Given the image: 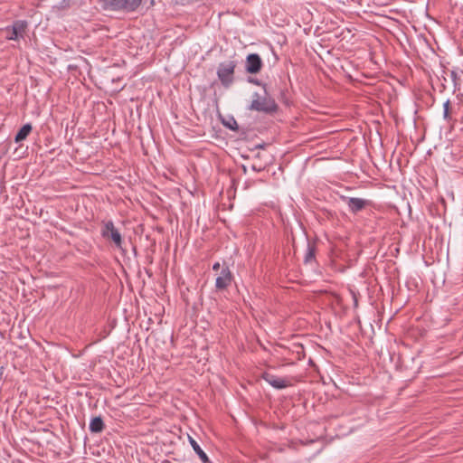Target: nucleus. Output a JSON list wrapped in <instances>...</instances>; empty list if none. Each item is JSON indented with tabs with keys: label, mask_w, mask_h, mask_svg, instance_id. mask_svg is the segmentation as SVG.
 <instances>
[{
	"label": "nucleus",
	"mask_w": 463,
	"mask_h": 463,
	"mask_svg": "<svg viewBox=\"0 0 463 463\" xmlns=\"http://www.w3.org/2000/svg\"><path fill=\"white\" fill-rule=\"evenodd\" d=\"M444 112L443 117L446 120L449 121L451 119L450 116V101L448 99L443 105Z\"/></svg>",
	"instance_id": "nucleus-17"
},
{
	"label": "nucleus",
	"mask_w": 463,
	"mask_h": 463,
	"mask_svg": "<svg viewBox=\"0 0 463 463\" xmlns=\"http://www.w3.org/2000/svg\"><path fill=\"white\" fill-rule=\"evenodd\" d=\"M249 82L253 83L255 85L262 86V87H263V84H264L260 80L254 79V78H249Z\"/></svg>",
	"instance_id": "nucleus-18"
},
{
	"label": "nucleus",
	"mask_w": 463,
	"mask_h": 463,
	"mask_svg": "<svg viewBox=\"0 0 463 463\" xmlns=\"http://www.w3.org/2000/svg\"><path fill=\"white\" fill-rule=\"evenodd\" d=\"M25 34L26 31H7L5 38L18 42L20 39H24Z\"/></svg>",
	"instance_id": "nucleus-14"
},
{
	"label": "nucleus",
	"mask_w": 463,
	"mask_h": 463,
	"mask_svg": "<svg viewBox=\"0 0 463 463\" xmlns=\"http://www.w3.org/2000/svg\"><path fill=\"white\" fill-rule=\"evenodd\" d=\"M266 146H267V144L262 142L260 144L256 145L254 148L255 149H264L266 147Z\"/></svg>",
	"instance_id": "nucleus-20"
},
{
	"label": "nucleus",
	"mask_w": 463,
	"mask_h": 463,
	"mask_svg": "<svg viewBox=\"0 0 463 463\" xmlns=\"http://www.w3.org/2000/svg\"><path fill=\"white\" fill-rule=\"evenodd\" d=\"M316 253H317L316 242L307 241V252L304 257V263L306 265L316 263Z\"/></svg>",
	"instance_id": "nucleus-9"
},
{
	"label": "nucleus",
	"mask_w": 463,
	"mask_h": 463,
	"mask_svg": "<svg viewBox=\"0 0 463 463\" xmlns=\"http://www.w3.org/2000/svg\"><path fill=\"white\" fill-rule=\"evenodd\" d=\"M248 109L267 115H274L279 111V107L268 91L267 84H263V93L254 92Z\"/></svg>",
	"instance_id": "nucleus-1"
},
{
	"label": "nucleus",
	"mask_w": 463,
	"mask_h": 463,
	"mask_svg": "<svg viewBox=\"0 0 463 463\" xmlns=\"http://www.w3.org/2000/svg\"><path fill=\"white\" fill-rule=\"evenodd\" d=\"M189 442L203 463H212L206 453L201 449L199 444L192 437H189Z\"/></svg>",
	"instance_id": "nucleus-12"
},
{
	"label": "nucleus",
	"mask_w": 463,
	"mask_h": 463,
	"mask_svg": "<svg viewBox=\"0 0 463 463\" xmlns=\"http://www.w3.org/2000/svg\"><path fill=\"white\" fill-rule=\"evenodd\" d=\"M102 7L111 11H136L142 0H99Z\"/></svg>",
	"instance_id": "nucleus-2"
},
{
	"label": "nucleus",
	"mask_w": 463,
	"mask_h": 463,
	"mask_svg": "<svg viewBox=\"0 0 463 463\" xmlns=\"http://www.w3.org/2000/svg\"><path fill=\"white\" fill-rule=\"evenodd\" d=\"M263 66L262 60L258 53H250L246 58V71L256 74L260 71Z\"/></svg>",
	"instance_id": "nucleus-8"
},
{
	"label": "nucleus",
	"mask_w": 463,
	"mask_h": 463,
	"mask_svg": "<svg viewBox=\"0 0 463 463\" xmlns=\"http://www.w3.org/2000/svg\"><path fill=\"white\" fill-rule=\"evenodd\" d=\"M28 24L26 21L19 20L14 22L11 26H7L5 29L22 30L26 29Z\"/></svg>",
	"instance_id": "nucleus-15"
},
{
	"label": "nucleus",
	"mask_w": 463,
	"mask_h": 463,
	"mask_svg": "<svg viewBox=\"0 0 463 463\" xmlns=\"http://www.w3.org/2000/svg\"><path fill=\"white\" fill-rule=\"evenodd\" d=\"M100 233L104 239L111 241L117 248L122 249V236L111 220L103 222Z\"/></svg>",
	"instance_id": "nucleus-4"
},
{
	"label": "nucleus",
	"mask_w": 463,
	"mask_h": 463,
	"mask_svg": "<svg viewBox=\"0 0 463 463\" xmlns=\"http://www.w3.org/2000/svg\"><path fill=\"white\" fill-rule=\"evenodd\" d=\"M342 199L348 205L349 211L353 213H357L364 210L365 207L371 205V201L361 199V198H355V197H342Z\"/></svg>",
	"instance_id": "nucleus-6"
},
{
	"label": "nucleus",
	"mask_w": 463,
	"mask_h": 463,
	"mask_svg": "<svg viewBox=\"0 0 463 463\" xmlns=\"http://www.w3.org/2000/svg\"><path fill=\"white\" fill-rule=\"evenodd\" d=\"M399 33H401V35H396L393 33V36L397 38V40L400 42L402 45H403L404 40L410 46L413 45L415 47L414 40L412 39L411 36L408 35L405 31H399Z\"/></svg>",
	"instance_id": "nucleus-13"
},
{
	"label": "nucleus",
	"mask_w": 463,
	"mask_h": 463,
	"mask_svg": "<svg viewBox=\"0 0 463 463\" xmlns=\"http://www.w3.org/2000/svg\"><path fill=\"white\" fill-rule=\"evenodd\" d=\"M417 37L419 38V41H421V40H422V41H423V42H425L427 44H429L428 40H427V39H426L422 34H419V35H417Z\"/></svg>",
	"instance_id": "nucleus-21"
},
{
	"label": "nucleus",
	"mask_w": 463,
	"mask_h": 463,
	"mask_svg": "<svg viewBox=\"0 0 463 463\" xmlns=\"http://www.w3.org/2000/svg\"><path fill=\"white\" fill-rule=\"evenodd\" d=\"M342 34L343 33H341L340 34H336V37H340Z\"/></svg>",
	"instance_id": "nucleus-24"
},
{
	"label": "nucleus",
	"mask_w": 463,
	"mask_h": 463,
	"mask_svg": "<svg viewBox=\"0 0 463 463\" xmlns=\"http://www.w3.org/2000/svg\"><path fill=\"white\" fill-rule=\"evenodd\" d=\"M222 265H221V264H220V262H218V261H217V262H215V263L213 265V270H214V271H218L219 269H221V270H222Z\"/></svg>",
	"instance_id": "nucleus-19"
},
{
	"label": "nucleus",
	"mask_w": 463,
	"mask_h": 463,
	"mask_svg": "<svg viewBox=\"0 0 463 463\" xmlns=\"http://www.w3.org/2000/svg\"><path fill=\"white\" fill-rule=\"evenodd\" d=\"M33 127L30 123L24 124L20 129L17 131L14 141L16 143H20L27 138L29 134L32 132Z\"/></svg>",
	"instance_id": "nucleus-11"
},
{
	"label": "nucleus",
	"mask_w": 463,
	"mask_h": 463,
	"mask_svg": "<svg viewBox=\"0 0 463 463\" xmlns=\"http://www.w3.org/2000/svg\"><path fill=\"white\" fill-rule=\"evenodd\" d=\"M358 305V301H357V298L354 297V307H357Z\"/></svg>",
	"instance_id": "nucleus-23"
},
{
	"label": "nucleus",
	"mask_w": 463,
	"mask_h": 463,
	"mask_svg": "<svg viewBox=\"0 0 463 463\" xmlns=\"http://www.w3.org/2000/svg\"><path fill=\"white\" fill-rule=\"evenodd\" d=\"M90 430L91 433H100L105 429V424L101 416L93 417L90 422Z\"/></svg>",
	"instance_id": "nucleus-10"
},
{
	"label": "nucleus",
	"mask_w": 463,
	"mask_h": 463,
	"mask_svg": "<svg viewBox=\"0 0 463 463\" xmlns=\"http://www.w3.org/2000/svg\"><path fill=\"white\" fill-rule=\"evenodd\" d=\"M235 67L236 63L233 61L219 64L217 76L223 87L229 88L233 83Z\"/></svg>",
	"instance_id": "nucleus-3"
},
{
	"label": "nucleus",
	"mask_w": 463,
	"mask_h": 463,
	"mask_svg": "<svg viewBox=\"0 0 463 463\" xmlns=\"http://www.w3.org/2000/svg\"><path fill=\"white\" fill-rule=\"evenodd\" d=\"M261 378L269 383L273 388L281 390L290 385L288 379L279 378L271 373L264 372L261 374Z\"/></svg>",
	"instance_id": "nucleus-7"
},
{
	"label": "nucleus",
	"mask_w": 463,
	"mask_h": 463,
	"mask_svg": "<svg viewBox=\"0 0 463 463\" xmlns=\"http://www.w3.org/2000/svg\"><path fill=\"white\" fill-rule=\"evenodd\" d=\"M233 275L226 262L222 263V270L215 280V288L217 291L227 289L233 281Z\"/></svg>",
	"instance_id": "nucleus-5"
},
{
	"label": "nucleus",
	"mask_w": 463,
	"mask_h": 463,
	"mask_svg": "<svg viewBox=\"0 0 463 463\" xmlns=\"http://www.w3.org/2000/svg\"><path fill=\"white\" fill-rule=\"evenodd\" d=\"M222 124L226 128H228L229 129L233 130V131H239V129H240L239 126L237 124V121L232 117L227 121L223 120Z\"/></svg>",
	"instance_id": "nucleus-16"
},
{
	"label": "nucleus",
	"mask_w": 463,
	"mask_h": 463,
	"mask_svg": "<svg viewBox=\"0 0 463 463\" xmlns=\"http://www.w3.org/2000/svg\"><path fill=\"white\" fill-rule=\"evenodd\" d=\"M252 169H253L254 171H257V172H260V171L261 170V168H260V167L257 168V166H255V165H252Z\"/></svg>",
	"instance_id": "nucleus-22"
}]
</instances>
